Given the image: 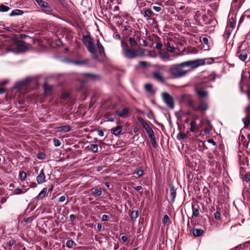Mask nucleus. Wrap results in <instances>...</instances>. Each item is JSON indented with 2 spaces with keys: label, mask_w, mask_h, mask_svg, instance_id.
Masks as SVG:
<instances>
[{
  "label": "nucleus",
  "mask_w": 250,
  "mask_h": 250,
  "mask_svg": "<svg viewBox=\"0 0 250 250\" xmlns=\"http://www.w3.org/2000/svg\"><path fill=\"white\" fill-rule=\"evenodd\" d=\"M37 158L40 160H44L45 158V155L42 153H39L37 154Z\"/></svg>",
  "instance_id": "44"
},
{
  "label": "nucleus",
  "mask_w": 250,
  "mask_h": 250,
  "mask_svg": "<svg viewBox=\"0 0 250 250\" xmlns=\"http://www.w3.org/2000/svg\"><path fill=\"white\" fill-rule=\"evenodd\" d=\"M102 194V191L100 189L95 188L92 192L93 195L96 197L97 196H101Z\"/></svg>",
  "instance_id": "28"
},
{
  "label": "nucleus",
  "mask_w": 250,
  "mask_h": 250,
  "mask_svg": "<svg viewBox=\"0 0 250 250\" xmlns=\"http://www.w3.org/2000/svg\"><path fill=\"white\" fill-rule=\"evenodd\" d=\"M195 92L197 95L202 98H206L208 96V92L205 91L203 89L201 88H196L195 89Z\"/></svg>",
  "instance_id": "16"
},
{
  "label": "nucleus",
  "mask_w": 250,
  "mask_h": 250,
  "mask_svg": "<svg viewBox=\"0 0 250 250\" xmlns=\"http://www.w3.org/2000/svg\"><path fill=\"white\" fill-rule=\"evenodd\" d=\"M153 78L156 81L161 83H164L166 79L159 71H154L152 73Z\"/></svg>",
  "instance_id": "9"
},
{
  "label": "nucleus",
  "mask_w": 250,
  "mask_h": 250,
  "mask_svg": "<svg viewBox=\"0 0 250 250\" xmlns=\"http://www.w3.org/2000/svg\"><path fill=\"white\" fill-rule=\"evenodd\" d=\"M166 66L165 65H160L158 66V68L159 70H164L165 69Z\"/></svg>",
  "instance_id": "63"
},
{
  "label": "nucleus",
  "mask_w": 250,
  "mask_h": 250,
  "mask_svg": "<svg viewBox=\"0 0 250 250\" xmlns=\"http://www.w3.org/2000/svg\"><path fill=\"white\" fill-rule=\"evenodd\" d=\"M69 218L71 221H73L76 219V216L74 214H71L69 216Z\"/></svg>",
  "instance_id": "61"
},
{
  "label": "nucleus",
  "mask_w": 250,
  "mask_h": 250,
  "mask_svg": "<svg viewBox=\"0 0 250 250\" xmlns=\"http://www.w3.org/2000/svg\"><path fill=\"white\" fill-rule=\"evenodd\" d=\"M145 88L147 92L151 93H154L155 91L153 89V85L150 83H147L145 84Z\"/></svg>",
  "instance_id": "25"
},
{
  "label": "nucleus",
  "mask_w": 250,
  "mask_h": 250,
  "mask_svg": "<svg viewBox=\"0 0 250 250\" xmlns=\"http://www.w3.org/2000/svg\"><path fill=\"white\" fill-rule=\"evenodd\" d=\"M124 56L128 59L131 60L138 57H142L145 55V49L144 48H138L134 49L128 48L126 44L123 46Z\"/></svg>",
  "instance_id": "2"
},
{
  "label": "nucleus",
  "mask_w": 250,
  "mask_h": 250,
  "mask_svg": "<svg viewBox=\"0 0 250 250\" xmlns=\"http://www.w3.org/2000/svg\"><path fill=\"white\" fill-rule=\"evenodd\" d=\"M136 175L137 176H138L139 177H141L143 175V173H144V171L143 170L141 169H140L139 170H138L136 173Z\"/></svg>",
  "instance_id": "47"
},
{
  "label": "nucleus",
  "mask_w": 250,
  "mask_h": 250,
  "mask_svg": "<svg viewBox=\"0 0 250 250\" xmlns=\"http://www.w3.org/2000/svg\"><path fill=\"white\" fill-rule=\"evenodd\" d=\"M164 102L170 108L173 109L174 107V101L172 97L167 92H163L162 94Z\"/></svg>",
  "instance_id": "7"
},
{
  "label": "nucleus",
  "mask_w": 250,
  "mask_h": 250,
  "mask_svg": "<svg viewBox=\"0 0 250 250\" xmlns=\"http://www.w3.org/2000/svg\"><path fill=\"white\" fill-rule=\"evenodd\" d=\"M192 233L194 236L199 237L202 235L204 233V230L201 229H193Z\"/></svg>",
  "instance_id": "22"
},
{
  "label": "nucleus",
  "mask_w": 250,
  "mask_h": 250,
  "mask_svg": "<svg viewBox=\"0 0 250 250\" xmlns=\"http://www.w3.org/2000/svg\"><path fill=\"white\" fill-rule=\"evenodd\" d=\"M160 57L162 60H168L169 55L167 52H164L161 54Z\"/></svg>",
  "instance_id": "40"
},
{
  "label": "nucleus",
  "mask_w": 250,
  "mask_h": 250,
  "mask_svg": "<svg viewBox=\"0 0 250 250\" xmlns=\"http://www.w3.org/2000/svg\"><path fill=\"white\" fill-rule=\"evenodd\" d=\"M83 76L87 79L93 80H98L100 78V76L97 74L89 73H84Z\"/></svg>",
  "instance_id": "18"
},
{
  "label": "nucleus",
  "mask_w": 250,
  "mask_h": 250,
  "mask_svg": "<svg viewBox=\"0 0 250 250\" xmlns=\"http://www.w3.org/2000/svg\"><path fill=\"white\" fill-rule=\"evenodd\" d=\"M208 142L209 143L212 144L213 146H215L216 145L215 142L212 139H209L208 140Z\"/></svg>",
  "instance_id": "59"
},
{
  "label": "nucleus",
  "mask_w": 250,
  "mask_h": 250,
  "mask_svg": "<svg viewBox=\"0 0 250 250\" xmlns=\"http://www.w3.org/2000/svg\"><path fill=\"white\" fill-rule=\"evenodd\" d=\"M163 45L161 43H157L156 44V48L158 49H161Z\"/></svg>",
  "instance_id": "54"
},
{
  "label": "nucleus",
  "mask_w": 250,
  "mask_h": 250,
  "mask_svg": "<svg viewBox=\"0 0 250 250\" xmlns=\"http://www.w3.org/2000/svg\"><path fill=\"white\" fill-rule=\"evenodd\" d=\"M26 191V190L23 191L22 189L21 188H16L13 191V194L18 195L21 194L22 193H24Z\"/></svg>",
  "instance_id": "33"
},
{
  "label": "nucleus",
  "mask_w": 250,
  "mask_h": 250,
  "mask_svg": "<svg viewBox=\"0 0 250 250\" xmlns=\"http://www.w3.org/2000/svg\"><path fill=\"white\" fill-rule=\"evenodd\" d=\"M208 39L207 38H206V37H204L203 39H202V42L206 44H208Z\"/></svg>",
  "instance_id": "56"
},
{
  "label": "nucleus",
  "mask_w": 250,
  "mask_h": 250,
  "mask_svg": "<svg viewBox=\"0 0 250 250\" xmlns=\"http://www.w3.org/2000/svg\"><path fill=\"white\" fill-rule=\"evenodd\" d=\"M109 216L107 215L104 214L102 216V221H107L109 220Z\"/></svg>",
  "instance_id": "48"
},
{
  "label": "nucleus",
  "mask_w": 250,
  "mask_h": 250,
  "mask_svg": "<svg viewBox=\"0 0 250 250\" xmlns=\"http://www.w3.org/2000/svg\"><path fill=\"white\" fill-rule=\"evenodd\" d=\"M26 177H27V175H26V172H25L24 171H21L20 172V173H19V179L21 181H24L26 179Z\"/></svg>",
  "instance_id": "29"
},
{
  "label": "nucleus",
  "mask_w": 250,
  "mask_h": 250,
  "mask_svg": "<svg viewBox=\"0 0 250 250\" xmlns=\"http://www.w3.org/2000/svg\"><path fill=\"white\" fill-rule=\"evenodd\" d=\"M134 188L135 190L139 191V190H140L142 188V187L140 186H138L136 187H134Z\"/></svg>",
  "instance_id": "60"
},
{
  "label": "nucleus",
  "mask_w": 250,
  "mask_h": 250,
  "mask_svg": "<svg viewBox=\"0 0 250 250\" xmlns=\"http://www.w3.org/2000/svg\"><path fill=\"white\" fill-rule=\"evenodd\" d=\"M65 199H66V197L65 196H64V195L61 196L59 199V201L60 202H63L65 200Z\"/></svg>",
  "instance_id": "53"
},
{
  "label": "nucleus",
  "mask_w": 250,
  "mask_h": 250,
  "mask_svg": "<svg viewBox=\"0 0 250 250\" xmlns=\"http://www.w3.org/2000/svg\"><path fill=\"white\" fill-rule=\"evenodd\" d=\"M96 48L97 49V52L98 51L99 55L101 56H105V52L104 46L100 42L99 40H97L96 42Z\"/></svg>",
  "instance_id": "15"
},
{
  "label": "nucleus",
  "mask_w": 250,
  "mask_h": 250,
  "mask_svg": "<svg viewBox=\"0 0 250 250\" xmlns=\"http://www.w3.org/2000/svg\"><path fill=\"white\" fill-rule=\"evenodd\" d=\"M236 21L234 20H232L230 22V27L231 28H234L235 26Z\"/></svg>",
  "instance_id": "51"
},
{
  "label": "nucleus",
  "mask_w": 250,
  "mask_h": 250,
  "mask_svg": "<svg viewBox=\"0 0 250 250\" xmlns=\"http://www.w3.org/2000/svg\"><path fill=\"white\" fill-rule=\"evenodd\" d=\"M23 11L20 9H15V10H13L11 12L9 16L11 17H12V16H15L21 15L23 14Z\"/></svg>",
  "instance_id": "26"
},
{
  "label": "nucleus",
  "mask_w": 250,
  "mask_h": 250,
  "mask_svg": "<svg viewBox=\"0 0 250 250\" xmlns=\"http://www.w3.org/2000/svg\"><path fill=\"white\" fill-rule=\"evenodd\" d=\"M89 62V60L88 59H83L81 61H75V60L72 61V62L73 64L78 65H86V64H87Z\"/></svg>",
  "instance_id": "21"
},
{
  "label": "nucleus",
  "mask_w": 250,
  "mask_h": 250,
  "mask_svg": "<svg viewBox=\"0 0 250 250\" xmlns=\"http://www.w3.org/2000/svg\"><path fill=\"white\" fill-rule=\"evenodd\" d=\"M245 113L246 116L243 118L242 121L244 124V127H248L250 125V104L246 107Z\"/></svg>",
  "instance_id": "8"
},
{
  "label": "nucleus",
  "mask_w": 250,
  "mask_h": 250,
  "mask_svg": "<svg viewBox=\"0 0 250 250\" xmlns=\"http://www.w3.org/2000/svg\"><path fill=\"white\" fill-rule=\"evenodd\" d=\"M36 180L38 184H42L45 182V176L43 169H42L39 174L36 177Z\"/></svg>",
  "instance_id": "11"
},
{
  "label": "nucleus",
  "mask_w": 250,
  "mask_h": 250,
  "mask_svg": "<svg viewBox=\"0 0 250 250\" xmlns=\"http://www.w3.org/2000/svg\"><path fill=\"white\" fill-rule=\"evenodd\" d=\"M71 127L69 125H64L60 127H58L56 128V130L58 132H67L71 130Z\"/></svg>",
  "instance_id": "20"
},
{
  "label": "nucleus",
  "mask_w": 250,
  "mask_h": 250,
  "mask_svg": "<svg viewBox=\"0 0 250 250\" xmlns=\"http://www.w3.org/2000/svg\"><path fill=\"white\" fill-rule=\"evenodd\" d=\"M31 81V78H27L24 80L16 83L15 84L14 87L16 88H21L22 86H25L26 84H27Z\"/></svg>",
  "instance_id": "12"
},
{
  "label": "nucleus",
  "mask_w": 250,
  "mask_h": 250,
  "mask_svg": "<svg viewBox=\"0 0 250 250\" xmlns=\"http://www.w3.org/2000/svg\"><path fill=\"white\" fill-rule=\"evenodd\" d=\"M139 64L141 67H146L148 64V63L146 62L140 61L139 62Z\"/></svg>",
  "instance_id": "46"
},
{
  "label": "nucleus",
  "mask_w": 250,
  "mask_h": 250,
  "mask_svg": "<svg viewBox=\"0 0 250 250\" xmlns=\"http://www.w3.org/2000/svg\"><path fill=\"white\" fill-rule=\"evenodd\" d=\"M152 12L149 9H145L144 11V17L148 19L152 16Z\"/></svg>",
  "instance_id": "31"
},
{
  "label": "nucleus",
  "mask_w": 250,
  "mask_h": 250,
  "mask_svg": "<svg viewBox=\"0 0 250 250\" xmlns=\"http://www.w3.org/2000/svg\"><path fill=\"white\" fill-rule=\"evenodd\" d=\"M153 9L154 11L157 12H160L162 10V8L159 6H154L153 7Z\"/></svg>",
  "instance_id": "50"
},
{
  "label": "nucleus",
  "mask_w": 250,
  "mask_h": 250,
  "mask_svg": "<svg viewBox=\"0 0 250 250\" xmlns=\"http://www.w3.org/2000/svg\"><path fill=\"white\" fill-rule=\"evenodd\" d=\"M214 218L217 220H221V215L219 212H216L214 213Z\"/></svg>",
  "instance_id": "42"
},
{
  "label": "nucleus",
  "mask_w": 250,
  "mask_h": 250,
  "mask_svg": "<svg viewBox=\"0 0 250 250\" xmlns=\"http://www.w3.org/2000/svg\"><path fill=\"white\" fill-rule=\"evenodd\" d=\"M139 213L138 211L134 210L130 214V217L132 221H134L135 219L138 217Z\"/></svg>",
  "instance_id": "27"
},
{
  "label": "nucleus",
  "mask_w": 250,
  "mask_h": 250,
  "mask_svg": "<svg viewBox=\"0 0 250 250\" xmlns=\"http://www.w3.org/2000/svg\"><path fill=\"white\" fill-rule=\"evenodd\" d=\"M16 46L18 47V50H16L10 47H7L6 51L12 52L15 53H18L19 52H25L27 50V47L25 45V42L23 41L20 40L16 42Z\"/></svg>",
  "instance_id": "5"
},
{
  "label": "nucleus",
  "mask_w": 250,
  "mask_h": 250,
  "mask_svg": "<svg viewBox=\"0 0 250 250\" xmlns=\"http://www.w3.org/2000/svg\"><path fill=\"white\" fill-rule=\"evenodd\" d=\"M196 125V121L195 120L192 121L190 124V130L191 132H194L195 131Z\"/></svg>",
  "instance_id": "30"
},
{
  "label": "nucleus",
  "mask_w": 250,
  "mask_h": 250,
  "mask_svg": "<svg viewBox=\"0 0 250 250\" xmlns=\"http://www.w3.org/2000/svg\"><path fill=\"white\" fill-rule=\"evenodd\" d=\"M52 86L50 85L47 84L46 83H44V90L45 91H49L51 89Z\"/></svg>",
  "instance_id": "45"
},
{
  "label": "nucleus",
  "mask_w": 250,
  "mask_h": 250,
  "mask_svg": "<svg viewBox=\"0 0 250 250\" xmlns=\"http://www.w3.org/2000/svg\"><path fill=\"white\" fill-rule=\"evenodd\" d=\"M169 194L170 197L171 202H174L176 196V189L175 188L173 185L169 186Z\"/></svg>",
  "instance_id": "14"
},
{
  "label": "nucleus",
  "mask_w": 250,
  "mask_h": 250,
  "mask_svg": "<svg viewBox=\"0 0 250 250\" xmlns=\"http://www.w3.org/2000/svg\"><path fill=\"white\" fill-rule=\"evenodd\" d=\"M75 245L74 242L71 240H68L66 241V246L68 248H72Z\"/></svg>",
  "instance_id": "32"
},
{
  "label": "nucleus",
  "mask_w": 250,
  "mask_h": 250,
  "mask_svg": "<svg viewBox=\"0 0 250 250\" xmlns=\"http://www.w3.org/2000/svg\"><path fill=\"white\" fill-rule=\"evenodd\" d=\"M122 27L123 28V32L127 31H128L129 32H132V28L129 25H123L122 26Z\"/></svg>",
  "instance_id": "36"
},
{
  "label": "nucleus",
  "mask_w": 250,
  "mask_h": 250,
  "mask_svg": "<svg viewBox=\"0 0 250 250\" xmlns=\"http://www.w3.org/2000/svg\"><path fill=\"white\" fill-rule=\"evenodd\" d=\"M121 240L123 242V243H124L127 241V238L125 236H122Z\"/></svg>",
  "instance_id": "58"
},
{
  "label": "nucleus",
  "mask_w": 250,
  "mask_h": 250,
  "mask_svg": "<svg viewBox=\"0 0 250 250\" xmlns=\"http://www.w3.org/2000/svg\"><path fill=\"white\" fill-rule=\"evenodd\" d=\"M102 227V225L100 224H97V229L99 231H101Z\"/></svg>",
  "instance_id": "64"
},
{
  "label": "nucleus",
  "mask_w": 250,
  "mask_h": 250,
  "mask_svg": "<svg viewBox=\"0 0 250 250\" xmlns=\"http://www.w3.org/2000/svg\"><path fill=\"white\" fill-rule=\"evenodd\" d=\"M188 105L194 111L200 112L202 115H204L209 108L208 104L205 101H200L197 103L193 100H190L188 101Z\"/></svg>",
  "instance_id": "4"
},
{
  "label": "nucleus",
  "mask_w": 250,
  "mask_h": 250,
  "mask_svg": "<svg viewBox=\"0 0 250 250\" xmlns=\"http://www.w3.org/2000/svg\"><path fill=\"white\" fill-rule=\"evenodd\" d=\"M10 9V8L3 4L0 5V12H7Z\"/></svg>",
  "instance_id": "34"
},
{
  "label": "nucleus",
  "mask_w": 250,
  "mask_h": 250,
  "mask_svg": "<svg viewBox=\"0 0 250 250\" xmlns=\"http://www.w3.org/2000/svg\"><path fill=\"white\" fill-rule=\"evenodd\" d=\"M205 59H200L183 62L179 64H174L170 66L168 72L172 79H178L185 76L190 71L184 69L185 67H190L195 69L205 64H210V62H206Z\"/></svg>",
  "instance_id": "1"
},
{
  "label": "nucleus",
  "mask_w": 250,
  "mask_h": 250,
  "mask_svg": "<svg viewBox=\"0 0 250 250\" xmlns=\"http://www.w3.org/2000/svg\"><path fill=\"white\" fill-rule=\"evenodd\" d=\"M53 144L55 146H59L61 145L60 141L57 139H53Z\"/></svg>",
  "instance_id": "41"
},
{
  "label": "nucleus",
  "mask_w": 250,
  "mask_h": 250,
  "mask_svg": "<svg viewBox=\"0 0 250 250\" xmlns=\"http://www.w3.org/2000/svg\"><path fill=\"white\" fill-rule=\"evenodd\" d=\"M83 42L87 50L96 58L99 56L97 50L94 44L93 40L89 34L83 36Z\"/></svg>",
  "instance_id": "3"
},
{
  "label": "nucleus",
  "mask_w": 250,
  "mask_h": 250,
  "mask_svg": "<svg viewBox=\"0 0 250 250\" xmlns=\"http://www.w3.org/2000/svg\"><path fill=\"white\" fill-rule=\"evenodd\" d=\"M129 42L130 44L132 46H135L137 44V42H136L135 39L134 38H129Z\"/></svg>",
  "instance_id": "37"
},
{
  "label": "nucleus",
  "mask_w": 250,
  "mask_h": 250,
  "mask_svg": "<svg viewBox=\"0 0 250 250\" xmlns=\"http://www.w3.org/2000/svg\"><path fill=\"white\" fill-rule=\"evenodd\" d=\"M129 110L128 107H125L121 111H117L116 112V115L117 116L121 117H124L126 115L129 113Z\"/></svg>",
  "instance_id": "19"
},
{
  "label": "nucleus",
  "mask_w": 250,
  "mask_h": 250,
  "mask_svg": "<svg viewBox=\"0 0 250 250\" xmlns=\"http://www.w3.org/2000/svg\"><path fill=\"white\" fill-rule=\"evenodd\" d=\"M151 145L154 148H156L157 146L155 139L150 140Z\"/></svg>",
  "instance_id": "49"
},
{
  "label": "nucleus",
  "mask_w": 250,
  "mask_h": 250,
  "mask_svg": "<svg viewBox=\"0 0 250 250\" xmlns=\"http://www.w3.org/2000/svg\"><path fill=\"white\" fill-rule=\"evenodd\" d=\"M225 33H226V35H227V37L228 38L230 36V35L231 34V32L229 31V30H226Z\"/></svg>",
  "instance_id": "62"
},
{
  "label": "nucleus",
  "mask_w": 250,
  "mask_h": 250,
  "mask_svg": "<svg viewBox=\"0 0 250 250\" xmlns=\"http://www.w3.org/2000/svg\"><path fill=\"white\" fill-rule=\"evenodd\" d=\"M163 223L167 225L169 224V219L167 215L166 214L164 216Z\"/></svg>",
  "instance_id": "35"
},
{
  "label": "nucleus",
  "mask_w": 250,
  "mask_h": 250,
  "mask_svg": "<svg viewBox=\"0 0 250 250\" xmlns=\"http://www.w3.org/2000/svg\"><path fill=\"white\" fill-rule=\"evenodd\" d=\"M137 120L138 122L141 124V125L143 126V128H145L146 132H148V131H151L152 130V128L150 126L147 124V123L144 120L142 117H137Z\"/></svg>",
  "instance_id": "10"
},
{
  "label": "nucleus",
  "mask_w": 250,
  "mask_h": 250,
  "mask_svg": "<svg viewBox=\"0 0 250 250\" xmlns=\"http://www.w3.org/2000/svg\"><path fill=\"white\" fill-rule=\"evenodd\" d=\"M186 137V135L185 133H180L178 136V138L180 140L184 139Z\"/></svg>",
  "instance_id": "52"
},
{
  "label": "nucleus",
  "mask_w": 250,
  "mask_h": 250,
  "mask_svg": "<svg viewBox=\"0 0 250 250\" xmlns=\"http://www.w3.org/2000/svg\"><path fill=\"white\" fill-rule=\"evenodd\" d=\"M200 207L198 204L192 205V217H197L200 215Z\"/></svg>",
  "instance_id": "13"
},
{
  "label": "nucleus",
  "mask_w": 250,
  "mask_h": 250,
  "mask_svg": "<svg viewBox=\"0 0 250 250\" xmlns=\"http://www.w3.org/2000/svg\"><path fill=\"white\" fill-rule=\"evenodd\" d=\"M15 243V240H10L9 242H8V245L9 246H13Z\"/></svg>",
  "instance_id": "57"
},
{
  "label": "nucleus",
  "mask_w": 250,
  "mask_h": 250,
  "mask_svg": "<svg viewBox=\"0 0 250 250\" xmlns=\"http://www.w3.org/2000/svg\"><path fill=\"white\" fill-rule=\"evenodd\" d=\"M122 131V127L121 125H117L115 128L111 129V133L116 136H118L121 134Z\"/></svg>",
  "instance_id": "17"
},
{
  "label": "nucleus",
  "mask_w": 250,
  "mask_h": 250,
  "mask_svg": "<svg viewBox=\"0 0 250 250\" xmlns=\"http://www.w3.org/2000/svg\"><path fill=\"white\" fill-rule=\"evenodd\" d=\"M90 149L94 153L98 152V146L96 144H92L90 145Z\"/></svg>",
  "instance_id": "38"
},
{
  "label": "nucleus",
  "mask_w": 250,
  "mask_h": 250,
  "mask_svg": "<svg viewBox=\"0 0 250 250\" xmlns=\"http://www.w3.org/2000/svg\"><path fill=\"white\" fill-rule=\"evenodd\" d=\"M97 133H98V135L101 137H103L104 135V133L103 131V130H98Z\"/></svg>",
  "instance_id": "55"
},
{
  "label": "nucleus",
  "mask_w": 250,
  "mask_h": 250,
  "mask_svg": "<svg viewBox=\"0 0 250 250\" xmlns=\"http://www.w3.org/2000/svg\"><path fill=\"white\" fill-rule=\"evenodd\" d=\"M167 49L168 52L171 53H173L175 51V48L172 46H170L169 44L167 45Z\"/></svg>",
  "instance_id": "43"
},
{
  "label": "nucleus",
  "mask_w": 250,
  "mask_h": 250,
  "mask_svg": "<svg viewBox=\"0 0 250 250\" xmlns=\"http://www.w3.org/2000/svg\"><path fill=\"white\" fill-rule=\"evenodd\" d=\"M147 133L150 140L155 139L153 130H151V131L149 130V131L147 132Z\"/></svg>",
  "instance_id": "39"
},
{
  "label": "nucleus",
  "mask_w": 250,
  "mask_h": 250,
  "mask_svg": "<svg viewBox=\"0 0 250 250\" xmlns=\"http://www.w3.org/2000/svg\"><path fill=\"white\" fill-rule=\"evenodd\" d=\"M47 191V189L46 188H43L41 191L39 193L37 197V199L38 200L42 199L43 197H45Z\"/></svg>",
  "instance_id": "24"
},
{
  "label": "nucleus",
  "mask_w": 250,
  "mask_h": 250,
  "mask_svg": "<svg viewBox=\"0 0 250 250\" xmlns=\"http://www.w3.org/2000/svg\"><path fill=\"white\" fill-rule=\"evenodd\" d=\"M38 4L42 8V11L47 14H50L53 9L49 4L42 0H35Z\"/></svg>",
  "instance_id": "6"
},
{
  "label": "nucleus",
  "mask_w": 250,
  "mask_h": 250,
  "mask_svg": "<svg viewBox=\"0 0 250 250\" xmlns=\"http://www.w3.org/2000/svg\"><path fill=\"white\" fill-rule=\"evenodd\" d=\"M248 50H243L239 55L238 58L242 61H245L248 57Z\"/></svg>",
  "instance_id": "23"
}]
</instances>
